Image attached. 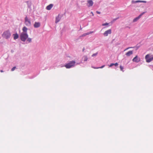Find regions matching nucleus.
Here are the masks:
<instances>
[{
    "instance_id": "20",
    "label": "nucleus",
    "mask_w": 153,
    "mask_h": 153,
    "mask_svg": "<svg viewBox=\"0 0 153 153\" xmlns=\"http://www.w3.org/2000/svg\"><path fill=\"white\" fill-rule=\"evenodd\" d=\"M120 69L121 71H123V72L124 71L123 70V67L121 65L120 66Z\"/></svg>"
},
{
    "instance_id": "16",
    "label": "nucleus",
    "mask_w": 153,
    "mask_h": 153,
    "mask_svg": "<svg viewBox=\"0 0 153 153\" xmlns=\"http://www.w3.org/2000/svg\"><path fill=\"white\" fill-rule=\"evenodd\" d=\"M60 18L59 16H58L57 17H56V21L55 22L56 23H57L60 21Z\"/></svg>"
},
{
    "instance_id": "8",
    "label": "nucleus",
    "mask_w": 153,
    "mask_h": 153,
    "mask_svg": "<svg viewBox=\"0 0 153 153\" xmlns=\"http://www.w3.org/2000/svg\"><path fill=\"white\" fill-rule=\"evenodd\" d=\"M140 60V58L138 57L137 56H136L135 57H134L132 59V61L134 62H139Z\"/></svg>"
},
{
    "instance_id": "3",
    "label": "nucleus",
    "mask_w": 153,
    "mask_h": 153,
    "mask_svg": "<svg viewBox=\"0 0 153 153\" xmlns=\"http://www.w3.org/2000/svg\"><path fill=\"white\" fill-rule=\"evenodd\" d=\"M75 61H71L68 63L66 64L65 65V67L67 68H70L73 67H74L75 64Z\"/></svg>"
},
{
    "instance_id": "23",
    "label": "nucleus",
    "mask_w": 153,
    "mask_h": 153,
    "mask_svg": "<svg viewBox=\"0 0 153 153\" xmlns=\"http://www.w3.org/2000/svg\"><path fill=\"white\" fill-rule=\"evenodd\" d=\"M97 53H94L92 54V57H94V56H96L97 54Z\"/></svg>"
},
{
    "instance_id": "4",
    "label": "nucleus",
    "mask_w": 153,
    "mask_h": 153,
    "mask_svg": "<svg viewBox=\"0 0 153 153\" xmlns=\"http://www.w3.org/2000/svg\"><path fill=\"white\" fill-rule=\"evenodd\" d=\"M145 59L146 62H150L153 59V55L148 54L146 56Z\"/></svg>"
},
{
    "instance_id": "31",
    "label": "nucleus",
    "mask_w": 153,
    "mask_h": 153,
    "mask_svg": "<svg viewBox=\"0 0 153 153\" xmlns=\"http://www.w3.org/2000/svg\"><path fill=\"white\" fill-rule=\"evenodd\" d=\"M118 18H117V19H114V20H116Z\"/></svg>"
},
{
    "instance_id": "1",
    "label": "nucleus",
    "mask_w": 153,
    "mask_h": 153,
    "mask_svg": "<svg viewBox=\"0 0 153 153\" xmlns=\"http://www.w3.org/2000/svg\"><path fill=\"white\" fill-rule=\"evenodd\" d=\"M27 28L25 27H24L22 28L23 32L21 33L20 35V38L21 40L23 42H25L28 37V35L27 33Z\"/></svg>"
},
{
    "instance_id": "28",
    "label": "nucleus",
    "mask_w": 153,
    "mask_h": 153,
    "mask_svg": "<svg viewBox=\"0 0 153 153\" xmlns=\"http://www.w3.org/2000/svg\"><path fill=\"white\" fill-rule=\"evenodd\" d=\"M91 14H92V15L93 16H94V14H93V13L92 12H91Z\"/></svg>"
},
{
    "instance_id": "7",
    "label": "nucleus",
    "mask_w": 153,
    "mask_h": 153,
    "mask_svg": "<svg viewBox=\"0 0 153 153\" xmlns=\"http://www.w3.org/2000/svg\"><path fill=\"white\" fill-rule=\"evenodd\" d=\"M111 33V29H109L105 31L103 33V35L105 36H107L108 34H110Z\"/></svg>"
},
{
    "instance_id": "11",
    "label": "nucleus",
    "mask_w": 153,
    "mask_h": 153,
    "mask_svg": "<svg viewBox=\"0 0 153 153\" xmlns=\"http://www.w3.org/2000/svg\"><path fill=\"white\" fill-rule=\"evenodd\" d=\"M40 26V23L39 22H35L34 24V27L35 28H37Z\"/></svg>"
},
{
    "instance_id": "9",
    "label": "nucleus",
    "mask_w": 153,
    "mask_h": 153,
    "mask_svg": "<svg viewBox=\"0 0 153 153\" xmlns=\"http://www.w3.org/2000/svg\"><path fill=\"white\" fill-rule=\"evenodd\" d=\"M145 13V12L142 13L139 16L134 18L133 20V22H135L137 21Z\"/></svg>"
},
{
    "instance_id": "22",
    "label": "nucleus",
    "mask_w": 153,
    "mask_h": 153,
    "mask_svg": "<svg viewBox=\"0 0 153 153\" xmlns=\"http://www.w3.org/2000/svg\"><path fill=\"white\" fill-rule=\"evenodd\" d=\"M108 25V23H105L104 24H102V25L103 26H104Z\"/></svg>"
},
{
    "instance_id": "19",
    "label": "nucleus",
    "mask_w": 153,
    "mask_h": 153,
    "mask_svg": "<svg viewBox=\"0 0 153 153\" xmlns=\"http://www.w3.org/2000/svg\"><path fill=\"white\" fill-rule=\"evenodd\" d=\"M27 41H28L29 42H31V39L30 38H27Z\"/></svg>"
},
{
    "instance_id": "5",
    "label": "nucleus",
    "mask_w": 153,
    "mask_h": 153,
    "mask_svg": "<svg viewBox=\"0 0 153 153\" xmlns=\"http://www.w3.org/2000/svg\"><path fill=\"white\" fill-rule=\"evenodd\" d=\"M25 23L26 25L27 26H29L31 25V22L30 20V19H28L27 16L25 18Z\"/></svg>"
},
{
    "instance_id": "24",
    "label": "nucleus",
    "mask_w": 153,
    "mask_h": 153,
    "mask_svg": "<svg viewBox=\"0 0 153 153\" xmlns=\"http://www.w3.org/2000/svg\"><path fill=\"white\" fill-rule=\"evenodd\" d=\"M16 68V67L14 66L12 68L11 70L12 71H13Z\"/></svg>"
},
{
    "instance_id": "21",
    "label": "nucleus",
    "mask_w": 153,
    "mask_h": 153,
    "mask_svg": "<svg viewBox=\"0 0 153 153\" xmlns=\"http://www.w3.org/2000/svg\"><path fill=\"white\" fill-rule=\"evenodd\" d=\"M93 31H91V32H88V33H86V34L85 35H89L90 34H91L92 33H93Z\"/></svg>"
},
{
    "instance_id": "27",
    "label": "nucleus",
    "mask_w": 153,
    "mask_h": 153,
    "mask_svg": "<svg viewBox=\"0 0 153 153\" xmlns=\"http://www.w3.org/2000/svg\"><path fill=\"white\" fill-rule=\"evenodd\" d=\"M127 48L124 51H126V50H127V49H129V48Z\"/></svg>"
},
{
    "instance_id": "26",
    "label": "nucleus",
    "mask_w": 153,
    "mask_h": 153,
    "mask_svg": "<svg viewBox=\"0 0 153 153\" xmlns=\"http://www.w3.org/2000/svg\"><path fill=\"white\" fill-rule=\"evenodd\" d=\"M96 13L98 14H100V12L98 11H97Z\"/></svg>"
},
{
    "instance_id": "18",
    "label": "nucleus",
    "mask_w": 153,
    "mask_h": 153,
    "mask_svg": "<svg viewBox=\"0 0 153 153\" xmlns=\"http://www.w3.org/2000/svg\"><path fill=\"white\" fill-rule=\"evenodd\" d=\"M105 66V65H103L101 67H98V68H95V67H92V68L94 69H98V68H103V67H104Z\"/></svg>"
},
{
    "instance_id": "17",
    "label": "nucleus",
    "mask_w": 153,
    "mask_h": 153,
    "mask_svg": "<svg viewBox=\"0 0 153 153\" xmlns=\"http://www.w3.org/2000/svg\"><path fill=\"white\" fill-rule=\"evenodd\" d=\"M83 60H84V61H86L87 60H88V58H87V57L86 56H83Z\"/></svg>"
},
{
    "instance_id": "13",
    "label": "nucleus",
    "mask_w": 153,
    "mask_h": 153,
    "mask_svg": "<svg viewBox=\"0 0 153 153\" xmlns=\"http://www.w3.org/2000/svg\"><path fill=\"white\" fill-rule=\"evenodd\" d=\"M53 7V4H51L47 6L46 9L48 10H50Z\"/></svg>"
},
{
    "instance_id": "2",
    "label": "nucleus",
    "mask_w": 153,
    "mask_h": 153,
    "mask_svg": "<svg viewBox=\"0 0 153 153\" xmlns=\"http://www.w3.org/2000/svg\"><path fill=\"white\" fill-rule=\"evenodd\" d=\"M1 36L3 38L6 39H8L10 38L11 34L9 30H7L3 32Z\"/></svg>"
},
{
    "instance_id": "29",
    "label": "nucleus",
    "mask_w": 153,
    "mask_h": 153,
    "mask_svg": "<svg viewBox=\"0 0 153 153\" xmlns=\"http://www.w3.org/2000/svg\"><path fill=\"white\" fill-rule=\"evenodd\" d=\"M0 72H3V70H1L0 71Z\"/></svg>"
},
{
    "instance_id": "10",
    "label": "nucleus",
    "mask_w": 153,
    "mask_h": 153,
    "mask_svg": "<svg viewBox=\"0 0 153 153\" xmlns=\"http://www.w3.org/2000/svg\"><path fill=\"white\" fill-rule=\"evenodd\" d=\"M133 54V51H130L127 52L126 54V56H130L131 55Z\"/></svg>"
},
{
    "instance_id": "25",
    "label": "nucleus",
    "mask_w": 153,
    "mask_h": 153,
    "mask_svg": "<svg viewBox=\"0 0 153 153\" xmlns=\"http://www.w3.org/2000/svg\"><path fill=\"white\" fill-rule=\"evenodd\" d=\"M86 34V33H85L84 34H83L82 35V36H86V35H85Z\"/></svg>"
},
{
    "instance_id": "30",
    "label": "nucleus",
    "mask_w": 153,
    "mask_h": 153,
    "mask_svg": "<svg viewBox=\"0 0 153 153\" xmlns=\"http://www.w3.org/2000/svg\"><path fill=\"white\" fill-rule=\"evenodd\" d=\"M84 50H85V48H84L83 49V50H82L83 51H84Z\"/></svg>"
},
{
    "instance_id": "12",
    "label": "nucleus",
    "mask_w": 153,
    "mask_h": 153,
    "mask_svg": "<svg viewBox=\"0 0 153 153\" xmlns=\"http://www.w3.org/2000/svg\"><path fill=\"white\" fill-rule=\"evenodd\" d=\"M132 2L134 3H136L138 2H143L144 3H146V1H145L137 0L135 1H132Z\"/></svg>"
},
{
    "instance_id": "6",
    "label": "nucleus",
    "mask_w": 153,
    "mask_h": 153,
    "mask_svg": "<svg viewBox=\"0 0 153 153\" xmlns=\"http://www.w3.org/2000/svg\"><path fill=\"white\" fill-rule=\"evenodd\" d=\"M94 4L93 1L91 0H89L87 1V5L88 7H91Z\"/></svg>"
},
{
    "instance_id": "14",
    "label": "nucleus",
    "mask_w": 153,
    "mask_h": 153,
    "mask_svg": "<svg viewBox=\"0 0 153 153\" xmlns=\"http://www.w3.org/2000/svg\"><path fill=\"white\" fill-rule=\"evenodd\" d=\"M13 39L15 40L17 39L19 37V35L17 33L13 34Z\"/></svg>"
},
{
    "instance_id": "15",
    "label": "nucleus",
    "mask_w": 153,
    "mask_h": 153,
    "mask_svg": "<svg viewBox=\"0 0 153 153\" xmlns=\"http://www.w3.org/2000/svg\"><path fill=\"white\" fill-rule=\"evenodd\" d=\"M115 65V66H117L118 65V64L117 63H111L109 65V67H111L113 65Z\"/></svg>"
}]
</instances>
